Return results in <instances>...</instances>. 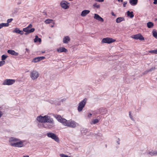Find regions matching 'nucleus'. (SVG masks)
Segmentation results:
<instances>
[{"mask_svg": "<svg viewBox=\"0 0 157 157\" xmlns=\"http://www.w3.org/2000/svg\"><path fill=\"white\" fill-rule=\"evenodd\" d=\"M15 81L16 80L15 79H7L3 81L2 85H11L13 84L15 82Z\"/></svg>", "mask_w": 157, "mask_h": 157, "instance_id": "obj_6", "label": "nucleus"}, {"mask_svg": "<svg viewBox=\"0 0 157 157\" xmlns=\"http://www.w3.org/2000/svg\"><path fill=\"white\" fill-rule=\"evenodd\" d=\"M129 116L131 119L133 121H135V120L133 117V116L132 115V113L131 111L129 112Z\"/></svg>", "mask_w": 157, "mask_h": 157, "instance_id": "obj_27", "label": "nucleus"}, {"mask_svg": "<svg viewBox=\"0 0 157 157\" xmlns=\"http://www.w3.org/2000/svg\"><path fill=\"white\" fill-rule=\"evenodd\" d=\"M46 115H45L44 117H42V122L41 123H45V121H46Z\"/></svg>", "mask_w": 157, "mask_h": 157, "instance_id": "obj_33", "label": "nucleus"}, {"mask_svg": "<svg viewBox=\"0 0 157 157\" xmlns=\"http://www.w3.org/2000/svg\"><path fill=\"white\" fill-rule=\"evenodd\" d=\"M154 4H157V0H154Z\"/></svg>", "mask_w": 157, "mask_h": 157, "instance_id": "obj_50", "label": "nucleus"}, {"mask_svg": "<svg viewBox=\"0 0 157 157\" xmlns=\"http://www.w3.org/2000/svg\"><path fill=\"white\" fill-rule=\"evenodd\" d=\"M25 140L15 138L11 137L9 139V143L12 146L17 147H21L25 146L24 143Z\"/></svg>", "mask_w": 157, "mask_h": 157, "instance_id": "obj_1", "label": "nucleus"}, {"mask_svg": "<svg viewBox=\"0 0 157 157\" xmlns=\"http://www.w3.org/2000/svg\"><path fill=\"white\" fill-rule=\"evenodd\" d=\"M7 57V56L6 55H2V61H4V60H5Z\"/></svg>", "mask_w": 157, "mask_h": 157, "instance_id": "obj_36", "label": "nucleus"}, {"mask_svg": "<svg viewBox=\"0 0 157 157\" xmlns=\"http://www.w3.org/2000/svg\"><path fill=\"white\" fill-rule=\"evenodd\" d=\"M92 115V114L91 113H89L88 115V117H90Z\"/></svg>", "mask_w": 157, "mask_h": 157, "instance_id": "obj_49", "label": "nucleus"}, {"mask_svg": "<svg viewBox=\"0 0 157 157\" xmlns=\"http://www.w3.org/2000/svg\"><path fill=\"white\" fill-rule=\"evenodd\" d=\"M127 3V1H124L123 3V6L124 7H125L126 6V5Z\"/></svg>", "mask_w": 157, "mask_h": 157, "instance_id": "obj_39", "label": "nucleus"}, {"mask_svg": "<svg viewBox=\"0 0 157 157\" xmlns=\"http://www.w3.org/2000/svg\"><path fill=\"white\" fill-rule=\"evenodd\" d=\"M39 74L36 70H33L30 71V77L33 80H35L39 77Z\"/></svg>", "mask_w": 157, "mask_h": 157, "instance_id": "obj_5", "label": "nucleus"}, {"mask_svg": "<svg viewBox=\"0 0 157 157\" xmlns=\"http://www.w3.org/2000/svg\"><path fill=\"white\" fill-rule=\"evenodd\" d=\"M20 30H19V29L17 28H16L15 29L13 30V33H19L20 31Z\"/></svg>", "mask_w": 157, "mask_h": 157, "instance_id": "obj_28", "label": "nucleus"}, {"mask_svg": "<svg viewBox=\"0 0 157 157\" xmlns=\"http://www.w3.org/2000/svg\"><path fill=\"white\" fill-rule=\"evenodd\" d=\"M115 41V40L111 38L106 37L103 38L101 41L102 43L110 44Z\"/></svg>", "mask_w": 157, "mask_h": 157, "instance_id": "obj_9", "label": "nucleus"}, {"mask_svg": "<svg viewBox=\"0 0 157 157\" xmlns=\"http://www.w3.org/2000/svg\"><path fill=\"white\" fill-rule=\"evenodd\" d=\"M138 110H140V109H138Z\"/></svg>", "mask_w": 157, "mask_h": 157, "instance_id": "obj_61", "label": "nucleus"}, {"mask_svg": "<svg viewBox=\"0 0 157 157\" xmlns=\"http://www.w3.org/2000/svg\"><path fill=\"white\" fill-rule=\"evenodd\" d=\"M94 18L95 19L97 20H98L99 21L102 22L104 21V20L103 18L101 17L98 14L95 13L94 14Z\"/></svg>", "mask_w": 157, "mask_h": 157, "instance_id": "obj_13", "label": "nucleus"}, {"mask_svg": "<svg viewBox=\"0 0 157 157\" xmlns=\"http://www.w3.org/2000/svg\"><path fill=\"white\" fill-rule=\"evenodd\" d=\"M146 154L147 155H148L149 156V155H151V156H152L154 155H155V151H147L146 153H144Z\"/></svg>", "mask_w": 157, "mask_h": 157, "instance_id": "obj_18", "label": "nucleus"}, {"mask_svg": "<svg viewBox=\"0 0 157 157\" xmlns=\"http://www.w3.org/2000/svg\"><path fill=\"white\" fill-rule=\"evenodd\" d=\"M24 31L23 30V31H22V30H20V32H19V34H20L21 35H22L24 33V32H23Z\"/></svg>", "mask_w": 157, "mask_h": 157, "instance_id": "obj_45", "label": "nucleus"}, {"mask_svg": "<svg viewBox=\"0 0 157 157\" xmlns=\"http://www.w3.org/2000/svg\"><path fill=\"white\" fill-rule=\"evenodd\" d=\"M112 14L113 15H115L114 14V13L113 12H112Z\"/></svg>", "mask_w": 157, "mask_h": 157, "instance_id": "obj_58", "label": "nucleus"}, {"mask_svg": "<svg viewBox=\"0 0 157 157\" xmlns=\"http://www.w3.org/2000/svg\"><path fill=\"white\" fill-rule=\"evenodd\" d=\"M53 25H52V26H51V27H53Z\"/></svg>", "mask_w": 157, "mask_h": 157, "instance_id": "obj_62", "label": "nucleus"}, {"mask_svg": "<svg viewBox=\"0 0 157 157\" xmlns=\"http://www.w3.org/2000/svg\"><path fill=\"white\" fill-rule=\"evenodd\" d=\"M39 57L40 61L41 60H42L43 59L45 58V57L44 56L40 57Z\"/></svg>", "mask_w": 157, "mask_h": 157, "instance_id": "obj_44", "label": "nucleus"}, {"mask_svg": "<svg viewBox=\"0 0 157 157\" xmlns=\"http://www.w3.org/2000/svg\"><path fill=\"white\" fill-rule=\"evenodd\" d=\"M90 12V10H83L81 13V15L82 17H84L89 13Z\"/></svg>", "mask_w": 157, "mask_h": 157, "instance_id": "obj_21", "label": "nucleus"}, {"mask_svg": "<svg viewBox=\"0 0 157 157\" xmlns=\"http://www.w3.org/2000/svg\"><path fill=\"white\" fill-rule=\"evenodd\" d=\"M63 125L65 126L74 128L78 125L77 123L73 121H67L66 120H63Z\"/></svg>", "mask_w": 157, "mask_h": 157, "instance_id": "obj_3", "label": "nucleus"}, {"mask_svg": "<svg viewBox=\"0 0 157 157\" xmlns=\"http://www.w3.org/2000/svg\"><path fill=\"white\" fill-rule=\"evenodd\" d=\"M148 52L155 54H157V49L150 50Z\"/></svg>", "mask_w": 157, "mask_h": 157, "instance_id": "obj_30", "label": "nucleus"}, {"mask_svg": "<svg viewBox=\"0 0 157 157\" xmlns=\"http://www.w3.org/2000/svg\"><path fill=\"white\" fill-rule=\"evenodd\" d=\"M155 153H155V155H157V151H155Z\"/></svg>", "mask_w": 157, "mask_h": 157, "instance_id": "obj_57", "label": "nucleus"}, {"mask_svg": "<svg viewBox=\"0 0 157 157\" xmlns=\"http://www.w3.org/2000/svg\"><path fill=\"white\" fill-rule=\"evenodd\" d=\"M43 13H44L45 14H46V12H43Z\"/></svg>", "mask_w": 157, "mask_h": 157, "instance_id": "obj_60", "label": "nucleus"}, {"mask_svg": "<svg viewBox=\"0 0 157 157\" xmlns=\"http://www.w3.org/2000/svg\"><path fill=\"white\" fill-rule=\"evenodd\" d=\"M152 35L153 36L157 39V32L155 29H153L152 31Z\"/></svg>", "mask_w": 157, "mask_h": 157, "instance_id": "obj_25", "label": "nucleus"}, {"mask_svg": "<svg viewBox=\"0 0 157 157\" xmlns=\"http://www.w3.org/2000/svg\"><path fill=\"white\" fill-rule=\"evenodd\" d=\"M13 20V19L12 18H10L8 19V20H7V23L9 24V23L11 22Z\"/></svg>", "mask_w": 157, "mask_h": 157, "instance_id": "obj_41", "label": "nucleus"}, {"mask_svg": "<svg viewBox=\"0 0 157 157\" xmlns=\"http://www.w3.org/2000/svg\"><path fill=\"white\" fill-rule=\"evenodd\" d=\"M41 40L40 38H39L37 35L35 36V38L34 39V42H41Z\"/></svg>", "mask_w": 157, "mask_h": 157, "instance_id": "obj_23", "label": "nucleus"}, {"mask_svg": "<svg viewBox=\"0 0 157 157\" xmlns=\"http://www.w3.org/2000/svg\"><path fill=\"white\" fill-rule=\"evenodd\" d=\"M99 121L98 119H95L93 120V121H92V122L91 123V124H95L96 123H98L99 122Z\"/></svg>", "mask_w": 157, "mask_h": 157, "instance_id": "obj_31", "label": "nucleus"}, {"mask_svg": "<svg viewBox=\"0 0 157 157\" xmlns=\"http://www.w3.org/2000/svg\"><path fill=\"white\" fill-rule=\"evenodd\" d=\"M23 157H29L28 155L24 156Z\"/></svg>", "mask_w": 157, "mask_h": 157, "instance_id": "obj_56", "label": "nucleus"}, {"mask_svg": "<svg viewBox=\"0 0 157 157\" xmlns=\"http://www.w3.org/2000/svg\"><path fill=\"white\" fill-rule=\"evenodd\" d=\"M45 123H49L43 124L42 125L43 126L44 128H51L54 126V122L53 119L51 118L48 115H46Z\"/></svg>", "mask_w": 157, "mask_h": 157, "instance_id": "obj_2", "label": "nucleus"}, {"mask_svg": "<svg viewBox=\"0 0 157 157\" xmlns=\"http://www.w3.org/2000/svg\"><path fill=\"white\" fill-rule=\"evenodd\" d=\"M116 22L117 23H118V18H117L116 19Z\"/></svg>", "mask_w": 157, "mask_h": 157, "instance_id": "obj_54", "label": "nucleus"}, {"mask_svg": "<svg viewBox=\"0 0 157 157\" xmlns=\"http://www.w3.org/2000/svg\"><path fill=\"white\" fill-rule=\"evenodd\" d=\"M5 63V61H0V67L4 65Z\"/></svg>", "mask_w": 157, "mask_h": 157, "instance_id": "obj_38", "label": "nucleus"}, {"mask_svg": "<svg viewBox=\"0 0 157 157\" xmlns=\"http://www.w3.org/2000/svg\"><path fill=\"white\" fill-rule=\"evenodd\" d=\"M47 136L54 140L55 141L58 142L59 141L58 137L54 133L52 132H48L47 134Z\"/></svg>", "mask_w": 157, "mask_h": 157, "instance_id": "obj_8", "label": "nucleus"}, {"mask_svg": "<svg viewBox=\"0 0 157 157\" xmlns=\"http://www.w3.org/2000/svg\"><path fill=\"white\" fill-rule=\"evenodd\" d=\"M138 0H129V2L132 6H136Z\"/></svg>", "mask_w": 157, "mask_h": 157, "instance_id": "obj_19", "label": "nucleus"}, {"mask_svg": "<svg viewBox=\"0 0 157 157\" xmlns=\"http://www.w3.org/2000/svg\"><path fill=\"white\" fill-rule=\"evenodd\" d=\"M70 40V38L68 36H65L63 39V42L64 44H67Z\"/></svg>", "mask_w": 157, "mask_h": 157, "instance_id": "obj_15", "label": "nucleus"}, {"mask_svg": "<svg viewBox=\"0 0 157 157\" xmlns=\"http://www.w3.org/2000/svg\"><path fill=\"white\" fill-rule=\"evenodd\" d=\"M54 117L59 122L62 123L63 124V121H64L63 120H66L65 118H62L61 116L59 115H56Z\"/></svg>", "mask_w": 157, "mask_h": 157, "instance_id": "obj_12", "label": "nucleus"}, {"mask_svg": "<svg viewBox=\"0 0 157 157\" xmlns=\"http://www.w3.org/2000/svg\"><path fill=\"white\" fill-rule=\"evenodd\" d=\"M43 124H38V126L39 127H40V128H42V127H43V125H42Z\"/></svg>", "mask_w": 157, "mask_h": 157, "instance_id": "obj_46", "label": "nucleus"}, {"mask_svg": "<svg viewBox=\"0 0 157 157\" xmlns=\"http://www.w3.org/2000/svg\"><path fill=\"white\" fill-rule=\"evenodd\" d=\"M57 50L59 52H66L67 51V49L63 47H60L57 49Z\"/></svg>", "mask_w": 157, "mask_h": 157, "instance_id": "obj_17", "label": "nucleus"}, {"mask_svg": "<svg viewBox=\"0 0 157 157\" xmlns=\"http://www.w3.org/2000/svg\"><path fill=\"white\" fill-rule=\"evenodd\" d=\"M53 21V20H52L48 19L46 20L45 21V22L46 24H49V23H52Z\"/></svg>", "mask_w": 157, "mask_h": 157, "instance_id": "obj_32", "label": "nucleus"}, {"mask_svg": "<svg viewBox=\"0 0 157 157\" xmlns=\"http://www.w3.org/2000/svg\"><path fill=\"white\" fill-rule=\"evenodd\" d=\"M88 132V129L86 128H82L81 130L82 134L85 135Z\"/></svg>", "mask_w": 157, "mask_h": 157, "instance_id": "obj_24", "label": "nucleus"}, {"mask_svg": "<svg viewBox=\"0 0 157 157\" xmlns=\"http://www.w3.org/2000/svg\"><path fill=\"white\" fill-rule=\"evenodd\" d=\"M67 2L65 1L61 2L60 3L61 6L64 9H67L68 8V6L67 5Z\"/></svg>", "mask_w": 157, "mask_h": 157, "instance_id": "obj_14", "label": "nucleus"}, {"mask_svg": "<svg viewBox=\"0 0 157 157\" xmlns=\"http://www.w3.org/2000/svg\"><path fill=\"white\" fill-rule=\"evenodd\" d=\"M124 18L123 17H118V23L121 22L122 21H124Z\"/></svg>", "mask_w": 157, "mask_h": 157, "instance_id": "obj_35", "label": "nucleus"}, {"mask_svg": "<svg viewBox=\"0 0 157 157\" xmlns=\"http://www.w3.org/2000/svg\"><path fill=\"white\" fill-rule=\"evenodd\" d=\"M148 72H149V71H148V70H147L145 71L144 72H143V75H144L147 74V73Z\"/></svg>", "mask_w": 157, "mask_h": 157, "instance_id": "obj_42", "label": "nucleus"}, {"mask_svg": "<svg viewBox=\"0 0 157 157\" xmlns=\"http://www.w3.org/2000/svg\"><path fill=\"white\" fill-rule=\"evenodd\" d=\"M33 25L31 24H30L27 27L24 28L23 29V31L25 32V35H27V34L34 32L35 31V29L32 28L30 29V28H32Z\"/></svg>", "mask_w": 157, "mask_h": 157, "instance_id": "obj_4", "label": "nucleus"}, {"mask_svg": "<svg viewBox=\"0 0 157 157\" xmlns=\"http://www.w3.org/2000/svg\"><path fill=\"white\" fill-rule=\"evenodd\" d=\"M156 79L157 80V78H156Z\"/></svg>", "mask_w": 157, "mask_h": 157, "instance_id": "obj_63", "label": "nucleus"}, {"mask_svg": "<svg viewBox=\"0 0 157 157\" xmlns=\"http://www.w3.org/2000/svg\"><path fill=\"white\" fill-rule=\"evenodd\" d=\"M131 37L132 38L135 40H139L140 41H143L144 40V37L140 33L134 35L132 36Z\"/></svg>", "mask_w": 157, "mask_h": 157, "instance_id": "obj_10", "label": "nucleus"}, {"mask_svg": "<svg viewBox=\"0 0 157 157\" xmlns=\"http://www.w3.org/2000/svg\"><path fill=\"white\" fill-rule=\"evenodd\" d=\"M106 112V109H103V108H100L99 109L97 110L95 113L97 114H102L105 113Z\"/></svg>", "mask_w": 157, "mask_h": 157, "instance_id": "obj_11", "label": "nucleus"}, {"mask_svg": "<svg viewBox=\"0 0 157 157\" xmlns=\"http://www.w3.org/2000/svg\"><path fill=\"white\" fill-rule=\"evenodd\" d=\"M42 116H38L36 118V120L39 121V122H42Z\"/></svg>", "mask_w": 157, "mask_h": 157, "instance_id": "obj_29", "label": "nucleus"}, {"mask_svg": "<svg viewBox=\"0 0 157 157\" xmlns=\"http://www.w3.org/2000/svg\"><path fill=\"white\" fill-rule=\"evenodd\" d=\"M155 69V67H152L150 68V69L148 70L149 72H150L152 71L153 70H154Z\"/></svg>", "mask_w": 157, "mask_h": 157, "instance_id": "obj_40", "label": "nucleus"}, {"mask_svg": "<svg viewBox=\"0 0 157 157\" xmlns=\"http://www.w3.org/2000/svg\"><path fill=\"white\" fill-rule=\"evenodd\" d=\"M66 99L65 98H64L62 99H61V100H60V101L61 102H63V101H65L66 100Z\"/></svg>", "mask_w": 157, "mask_h": 157, "instance_id": "obj_48", "label": "nucleus"}, {"mask_svg": "<svg viewBox=\"0 0 157 157\" xmlns=\"http://www.w3.org/2000/svg\"><path fill=\"white\" fill-rule=\"evenodd\" d=\"M40 59L39 57H36L35 58H34L33 60L32 61V62H33L34 63H36L40 61Z\"/></svg>", "mask_w": 157, "mask_h": 157, "instance_id": "obj_26", "label": "nucleus"}, {"mask_svg": "<svg viewBox=\"0 0 157 157\" xmlns=\"http://www.w3.org/2000/svg\"><path fill=\"white\" fill-rule=\"evenodd\" d=\"M86 99H84L79 103L78 108V112H80L82 110L86 105Z\"/></svg>", "mask_w": 157, "mask_h": 157, "instance_id": "obj_7", "label": "nucleus"}, {"mask_svg": "<svg viewBox=\"0 0 157 157\" xmlns=\"http://www.w3.org/2000/svg\"><path fill=\"white\" fill-rule=\"evenodd\" d=\"M127 14L128 17L132 18L134 17V15L133 14V12L132 11L130 12L129 10H128Z\"/></svg>", "mask_w": 157, "mask_h": 157, "instance_id": "obj_20", "label": "nucleus"}, {"mask_svg": "<svg viewBox=\"0 0 157 157\" xmlns=\"http://www.w3.org/2000/svg\"><path fill=\"white\" fill-rule=\"evenodd\" d=\"M2 114H3V113H2V112H1V111H0V118L2 116Z\"/></svg>", "mask_w": 157, "mask_h": 157, "instance_id": "obj_52", "label": "nucleus"}, {"mask_svg": "<svg viewBox=\"0 0 157 157\" xmlns=\"http://www.w3.org/2000/svg\"><path fill=\"white\" fill-rule=\"evenodd\" d=\"M96 1L100 2H104V0H95Z\"/></svg>", "mask_w": 157, "mask_h": 157, "instance_id": "obj_43", "label": "nucleus"}, {"mask_svg": "<svg viewBox=\"0 0 157 157\" xmlns=\"http://www.w3.org/2000/svg\"><path fill=\"white\" fill-rule=\"evenodd\" d=\"M156 20H157V18H155V21H156Z\"/></svg>", "mask_w": 157, "mask_h": 157, "instance_id": "obj_59", "label": "nucleus"}, {"mask_svg": "<svg viewBox=\"0 0 157 157\" xmlns=\"http://www.w3.org/2000/svg\"><path fill=\"white\" fill-rule=\"evenodd\" d=\"M147 26L148 28H151L154 26V24L151 22H149L147 23Z\"/></svg>", "mask_w": 157, "mask_h": 157, "instance_id": "obj_22", "label": "nucleus"}, {"mask_svg": "<svg viewBox=\"0 0 157 157\" xmlns=\"http://www.w3.org/2000/svg\"><path fill=\"white\" fill-rule=\"evenodd\" d=\"M17 12H18L17 10L15 11L13 13V15H17Z\"/></svg>", "mask_w": 157, "mask_h": 157, "instance_id": "obj_47", "label": "nucleus"}, {"mask_svg": "<svg viewBox=\"0 0 157 157\" xmlns=\"http://www.w3.org/2000/svg\"><path fill=\"white\" fill-rule=\"evenodd\" d=\"M3 27V26L1 24H0V29H1Z\"/></svg>", "mask_w": 157, "mask_h": 157, "instance_id": "obj_53", "label": "nucleus"}, {"mask_svg": "<svg viewBox=\"0 0 157 157\" xmlns=\"http://www.w3.org/2000/svg\"><path fill=\"white\" fill-rule=\"evenodd\" d=\"M93 6L94 8H96L97 9H99L100 8V6L99 4H98L97 3H94Z\"/></svg>", "mask_w": 157, "mask_h": 157, "instance_id": "obj_34", "label": "nucleus"}, {"mask_svg": "<svg viewBox=\"0 0 157 157\" xmlns=\"http://www.w3.org/2000/svg\"><path fill=\"white\" fill-rule=\"evenodd\" d=\"M121 1V2H122L123 1V0H118V2Z\"/></svg>", "mask_w": 157, "mask_h": 157, "instance_id": "obj_55", "label": "nucleus"}, {"mask_svg": "<svg viewBox=\"0 0 157 157\" xmlns=\"http://www.w3.org/2000/svg\"><path fill=\"white\" fill-rule=\"evenodd\" d=\"M25 50L28 52V53H29V50L27 48H26L25 49Z\"/></svg>", "mask_w": 157, "mask_h": 157, "instance_id": "obj_51", "label": "nucleus"}, {"mask_svg": "<svg viewBox=\"0 0 157 157\" xmlns=\"http://www.w3.org/2000/svg\"><path fill=\"white\" fill-rule=\"evenodd\" d=\"M1 24L2 25L3 27H7L9 26V24L8 23H2Z\"/></svg>", "mask_w": 157, "mask_h": 157, "instance_id": "obj_37", "label": "nucleus"}, {"mask_svg": "<svg viewBox=\"0 0 157 157\" xmlns=\"http://www.w3.org/2000/svg\"><path fill=\"white\" fill-rule=\"evenodd\" d=\"M8 53L11 55H12L16 56L18 55V53L16 52L13 50H9L7 51Z\"/></svg>", "mask_w": 157, "mask_h": 157, "instance_id": "obj_16", "label": "nucleus"}]
</instances>
